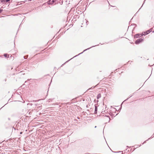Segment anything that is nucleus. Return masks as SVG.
Returning a JSON list of instances; mask_svg holds the SVG:
<instances>
[{"mask_svg":"<svg viewBox=\"0 0 154 154\" xmlns=\"http://www.w3.org/2000/svg\"><path fill=\"white\" fill-rule=\"evenodd\" d=\"M3 11V10L2 9H0V14Z\"/></svg>","mask_w":154,"mask_h":154,"instance_id":"nucleus-16","label":"nucleus"},{"mask_svg":"<svg viewBox=\"0 0 154 154\" xmlns=\"http://www.w3.org/2000/svg\"><path fill=\"white\" fill-rule=\"evenodd\" d=\"M74 120H75V121H77V120H76V119H75Z\"/></svg>","mask_w":154,"mask_h":154,"instance_id":"nucleus-27","label":"nucleus"},{"mask_svg":"<svg viewBox=\"0 0 154 154\" xmlns=\"http://www.w3.org/2000/svg\"><path fill=\"white\" fill-rule=\"evenodd\" d=\"M4 56L5 57H9V55H8L7 54H4Z\"/></svg>","mask_w":154,"mask_h":154,"instance_id":"nucleus-7","label":"nucleus"},{"mask_svg":"<svg viewBox=\"0 0 154 154\" xmlns=\"http://www.w3.org/2000/svg\"><path fill=\"white\" fill-rule=\"evenodd\" d=\"M109 115L110 116H112V117H114L115 116L114 115V114H113L112 113H110L109 114Z\"/></svg>","mask_w":154,"mask_h":154,"instance_id":"nucleus-11","label":"nucleus"},{"mask_svg":"<svg viewBox=\"0 0 154 154\" xmlns=\"http://www.w3.org/2000/svg\"><path fill=\"white\" fill-rule=\"evenodd\" d=\"M150 138H151V137H150V138H149V139H148V140H146V141H144V142H143V143H142V144H143L144 143H146V141H147Z\"/></svg>","mask_w":154,"mask_h":154,"instance_id":"nucleus-12","label":"nucleus"},{"mask_svg":"<svg viewBox=\"0 0 154 154\" xmlns=\"http://www.w3.org/2000/svg\"><path fill=\"white\" fill-rule=\"evenodd\" d=\"M78 16V15L77 14H76V15H75L74 16V18H76L77 16Z\"/></svg>","mask_w":154,"mask_h":154,"instance_id":"nucleus-17","label":"nucleus"},{"mask_svg":"<svg viewBox=\"0 0 154 154\" xmlns=\"http://www.w3.org/2000/svg\"><path fill=\"white\" fill-rule=\"evenodd\" d=\"M96 127H97V126H95V128H96Z\"/></svg>","mask_w":154,"mask_h":154,"instance_id":"nucleus-29","label":"nucleus"},{"mask_svg":"<svg viewBox=\"0 0 154 154\" xmlns=\"http://www.w3.org/2000/svg\"><path fill=\"white\" fill-rule=\"evenodd\" d=\"M50 1L51 2L50 3V4H52L54 3V2H55V1L54 0H50Z\"/></svg>","mask_w":154,"mask_h":154,"instance_id":"nucleus-9","label":"nucleus"},{"mask_svg":"<svg viewBox=\"0 0 154 154\" xmlns=\"http://www.w3.org/2000/svg\"><path fill=\"white\" fill-rule=\"evenodd\" d=\"M98 45H94V46H92V47H90V48H87V49H85V50H84V51H83L82 52V53H79V54L78 55H76V56H74V57H73L72 58H74V57H76V56H78L79 55H80V54H82V53L83 52H84V51H86V50H89V49H90V48H93V47H94L96 46H98Z\"/></svg>","mask_w":154,"mask_h":154,"instance_id":"nucleus-3","label":"nucleus"},{"mask_svg":"<svg viewBox=\"0 0 154 154\" xmlns=\"http://www.w3.org/2000/svg\"><path fill=\"white\" fill-rule=\"evenodd\" d=\"M143 40V39L142 38H138L135 41V43L136 44H138L141 42Z\"/></svg>","mask_w":154,"mask_h":154,"instance_id":"nucleus-1","label":"nucleus"},{"mask_svg":"<svg viewBox=\"0 0 154 154\" xmlns=\"http://www.w3.org/2000/svg\"><path fill=\"white\" fill-rule=\"evenodd\" d=\"M122 154H123V153H122Z\"/></svg>","mask_w":154,"mask_h":154,"instance_id":"nucleus-35","label":"nucleus"},{"mask_svg":"<svg viewBox=\"0 0 154 154\" xmlns=\"http://www.w3.org/2000/svg\"><path fill=\"white\" fill-rule=\"evenodd\" d=\"M97 104H96L95 105V110L94 112V114H96L97 113Z\"/></svg>","mask_w":154,"mask_h":154,"instance_id":"nucleus-5","label":"nucleus"},{"mask_svg":"<svg viewBox=\"0 0 154 154\" xmlns=\"http://www.w3.org/2000/svg\"><path fill=\"white\" fill-rule=\"evenodd\" d=\"M134 25H136V24H133Z\"/></svg>","mask_w":154,"mask_h":154,"instance_id":"nucleus-26","label":"nucleus"},{"mask_svg":"<svg viewBox=\"0 0 154 154\" xmlns=\"http://www.w3.org/2000/svg\"><path fill=\"white\" fill-rule=\"evenodd\" d=\"M101 97V94H98L97 95V99H99Z\"/></svg>","mask_w":154,"mask_h":154,"instance_id":"nucleus-8","label":"nucleus"},{"mask_svg":"<svg viewBox=\"0 0 154 154\" xmlns=\"http://www.w3.org/2000/svg\"><path fill=\"white\" fill-rule=\"evenodd\" d=\"M24 58L25 59H26L27 58L25 56H24Z\"/></svg>","mask_w":154,"mask_h":154,"instance_id":"nucleus-21","label":"nucleus"},{"mask_svg":"<svg viewBox=\"0 0 154 154\" xmlns=\"http://www.w3.org/2000/svg\"><path fill=\"white\" fill-rule=\"evenodd\" d=\"M77 119H79V117H77Z\"/></svg>","mask_w":154,"mask_h":154,"instance_id":"nucleus-24","label":"nucleus"},{"mask_svg":"<svg viewBox=\"0 0 154 154\" xmlns=\"http://www.w3.org/2000/svg\"><path fill=\"white\" fill-rule=\"evenodd\" d=\"M141 146V144H140V145H135V146H134V147H135V146H136V148H137V147L140 146Z\"/></svg>","mask_w":154,"mask_h":154,"instance_id":"nucleus-13","label":"nucleus"},{"mask_svg":"<svg viewBox=\"0 0 154 154\" xmlns=\"http://www.w3.org/2000/svg\"><path fill=\"white\" fill-rule=\"evenodd\" d=\"M72 58H71V59H70V60H68L67 61H66L65 63H64V64H63L61 66H62L65 63L68 62L70 60H71V59H72Z\"/></svg>","mask_w":154,"mask_h":154,"instance_id":"nucleus-14","label":"nucleus"},{"mask_svg":"<svg viewBox=\"0 0 154 154\" xmlns=\"http://www.w3.org/2000/svg\"><path fill=\"white\" fill-rule=\"evenodd\" d=\"M88 20H86V23H87V25L88 24L87 23H88Z\"/></svg>","mask_w":154,"mask_h":154,"instance_id":"nucleus-20","label":"nucleus"},{"mask_svg":"<svg viewBox=\"0 0 154 154\" xmlns=\"http://www.w3.org/2000/svg\"><path fill=\"white\" fill-rule=\"evenodd\" d=\"M144 35L140 33H137L135 34L134 36V38H138L140 37L141 36Z\"/></svg>","mask_w":154,"mask_h":154,"instance_id":"nucleus-2","label":"nucleus"},{"mask_svg":"<svg viewBox=\"0 0 154 154\" xmlns=\"http://www.w3.org/2000/svg\"><path fill=\"white\" fill-rule=\"evenodd\" d=\"M10 0H5V2H7L8 1H9Z\"/></svg>","mask_w":154,"mask_h":154,"instance_id":"nucleus-18","label":"nucleus"},{"mask_svg":"<svg viewBox=\"0 0 154 154\" xmlns=\"http://www.w3.org/2000/svg\"><path fill=\"white\" fill-rule=\"evenodd\" d=\"M8 119L10 120V119L9 118H8Z\"/></svg>","mask_w":154,"mask_h":154,"instance_id":"nucleus-28","label":"nucleus"},{"mask_svg":"<svg viewBox=\"0 0 154 154\" xmlns=\"http://www.w3.org/2000/svg\"><path fill=\"white\" fill-rule=\"evenodd\" d=\"M145 0L144 1V2ZM143 4H144V3H143V4L142 5V6L139 9V10L141 9V7H142V6H143Z\"/></svg>","mask_w":154,"mask_h":154,"instance_id":"nucleus-19","label":"nucleus"},{"mask_svg":"<svg viewBox=\"0 0 154 154\" xmlns=\"http://www.w3.org/2000/svg\"><path fill=\"white\" fill-rule=\"evenodd\" d=\"M105 116L108 118V119H109L108 122H109V121L110 120V118L109 117V115H105Z\"/></svg>","mask_w":154,"mask_h":154,"instance_id":"nucleus-10","label":"nucleus"},{"mask_svg":"<svg viewBox=\"0 0 154 154\" xmlns=\"http://www.w3.org/2000/svg\"><path fill=\"white\" fill-rule=\"evenodd\" d=\"M132 96H131L130 97H131Z\"/></svg>","mask_w":154,"mask_h":154,"instance_id":"nucleus-33","label":"nucleus"},{"mask_svg":"<svg viewBox=\"0 0 154 154\" xmlns=\"http://www.w3.org/2000/svg\"><path fill=\"white\" fill-rule=\"evenodd\" d=\"M37 101H38V100H35V102H37Z\"/></svg>","mask_w":154,"mask_h":154,"instance_id":"nucleus-31","label":"nucleus"},{"mask_svg":"<svg viewBox=\"0 0 154 154\" xmlns=\"http://www.w3.org/2000/svg\"><path fill=\"white\" fill-rule=\"evenodd\" d=\"M26 81L25 82V83H26Z\"/></svg>","mask_w":154,"mask_h":154,"instance_id":"nucleus-30","label":"nucleus"},{"mask_svg":"<svg viewBox=\"0 0 154 154\" xmlns=\"http://www.w3.org/2000/svg\"><path fill=\"white\" fill-rule=\"evenodd\" d=\"M2 142H0V143H2Z\"/></svg>","mask_w":154,"mask_h":154,"instance_id":"nucleus-34","label":"nucleus"},{"mask_svg":"<svg viewBox=\"0 0 154 154\" xmlns=\"http://www.w3.org/2000/svg\"><path fill=\"white\" fill-rule=\"evenodd\" d=\"M152 28H151L147 30L146 32H144V33L145 35H147L149 34V33L151 32L152 30Z\"/></svg>","mask_w":154,"mask_h":154,"instance_id":"nucleus-4","label":"nucleus"},{"mask_svg":"<svg viewBox=\"0 0 154 154\" xmlns=\"http://www.w3.org/2000/svg\"><path fill=\"white\" fill-rule=\"evenodd\" d=\"M1 2H5V0H1Z\"/></svg>","mask_w":154,"mask_h":154,"instance_id":"nucleus-15","label":"nucleus"},{"mask_svg":"<svg viewBox=\"0 0 154 154\" xmlns=\"http://www.w3.org/2000/svg\"><path fill=\"white\" fill-rule=\"evenodd\" d=\"M22 133H23V132H20V134H22Z\"/></svg>","mask_w":154,"mask_h":154,"instance_id":"nucleus-22","label":"nucleus"},{"mask_svg":"<svg viewBox=\"0 0 154 154\" xmlns=\"http://www.w3.org/2000/svg\"><path fill=\"white\" fill-rule=\"evenodd\" d=\"M29 80H30L29 79H27V81H29Z\"/></svg>","mask_w":154,"mask_h":154,"instance_id":"nucleus-23","label":"nucleus"},{"mask_svg":"<svg viewBox=\"0 0 154 154\" xmlns=\"http://www.w3.org/2000/svg\"><path fill=\"white\" fill-rule=\"evenodd\" d=\"M81 12H82L81 11L78 10V11H77L75 12V14H81V13H81Z\"/></svg>","mask_w":154,"mask_h":154,"instance_id":"nucleus-6","label":"nucleus"},{"mask_svg":"<svg viewBox=\"0 0 154 154\" xmlns=\"http://www.w3.org/2000/svg\"><path fill=\"white\" fill-rule=\"evenodd\" d=\"M152 32L153 33H154V30H153V31Z\"/></svg>","mask_w":154,"mask_h":154,"instance_id":"nucleus-25","label":"nucleus"},{"mask_svg":"<svg viewBox=\"0 0 154 154\" xmlns=\"http://www.w3.org/2000/svg\"><path fill=\"white\" fill-rule=\"evenodd\" d=\"M95 86H94V87H93V88H95Z\"/></svg>","mask_w":154,"mask_h":154,"instance_id":"nucleus-32","label":"nucleus"}]
</instances>
